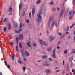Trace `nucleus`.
<instances>
[{"mask_svg": "<svg viewBox=\"0 0 75 75\" xmlns=\"http://www.w3.org/2000/svg\"><path fill=\"white\" fill-rule=\"evenodd\" d=\"M35 13V10H34V8H33L32 9V14L34 15Z\"/></svg>", "mask_w": 75, "mask_h": 75, "instance_id": "nucleus-13", "label": "nucleus"}, {"mask_svg": "<svg viewBox=\"0 0 75 75\" xmlns=\"http://www.w3.org/2000/svg\"><path fill=\"white\" fill-rule=\"evenodd\" d=\"M19 37L21 40H23V35L22 34L20 35L19 36Z\"/></svg>", "mask_w": 75, "mask_h": 75, "instance_id": "nucleus-7", "label": "nucleus"}, {"mask_svg": "<svg viewBox=\"0 0 75 75\" xmlns=\"http://www.w3.org/2000/svg\"><path fill=\"white\" fill-rule=\"evenodd\" d=\"M9 8V12H10L11 10H12V7H11Z\"/></svg>", "mask_w": 75, "mask_h": 75, "instance_id": "nucleus-22", "label": "nucleus"}, {"mask_svg": "<svg viewBox=\"0 0 75 75\" xmlns=\"http://www.w3.org/2000/svg\"><path fill=\"white\" fill-rule=\"evenodd\" d=\"M23 71L24 72H25V70L26 69L25 68V67H23Z\"/></svg>", "mask_w": 75, "mask_h": 75, "instance_id": "nucleus-24", "label": "nucleus"}, {"mask_svg": "<svg viewBox=\"0 0 75 75\" xmlns=\"http://www.w3.org/2000/svg\"><path fill=\"white\" fill-rule=\"evenodd\" d=\"M36 45H37L35 43H33V47H35L36 46Z\"/></svg>", "mask_w": 75, "mask_h": 75, "instance_id": "nucleus-27", "label": "nucleus"}, {"mask_svg": "<svg viewBox=\"0 0 75 75\" xmlns=\"http://www.w3.org/2000/svg\"><path fill=\"white\" fill-rule=\"evenodd\" d=\"M18 46H17L16 47V51H18Z\"/></svg>", "mask_w": 75, "mask_h": 75, "instance_id": "nucleus-41", "label": "nucleus"}, {"mask_svg": "<svg viewBox=\"0 0 75 75\" xmlns=\"http://www.w3.org/2000/svg\"><path fill=\"white\" fill-rule=\"evenodd\" d=\"M45 66H47V67H49V66H50V64H45Z\"/></svg>", "mask_w": 75, "mask_h": 75, "instance_id": "nucleus-30", "label": "nucleus"}, {"mask_svg": "<svg viewBox=\"0 0 75 75\" xmlns=\"http://www.w3.org/2000/svg\"><path fill=\"white\" fill-rule=\"evenodd\" d=\"M49 61H52V59H51V58H50L49 59Z\"/></svg>", "mask_w": 75, "mask_h": 75, "instance_id": "nucleus-49", "label": "nucleus"}, {"mask_svg": "<svg viewBox=\"0 0 75 75\" xmlns=\"http://www.w3.org/2000/svg\"><path fill=\"white\" fill-rule=\"evenodd\" d=\"M50 4H54V3H53V1H52L51 3H50Z\"/></svg>", "mask_w": 75, "mask_h": 75, "instance_id": "nucleus-37", "label": "nucleus"}, {"mask_svg": "<svg viewBox=\"0 0 75 75\" xmlns=\"http://www.w3.org/2000/svg\"><path fill=\"white\" fill-rule=\"evenodd\" d=\"M25 15V11H24L22 13V16H24Z\"/></svg>", "mask_w": 75, "mask_h": 75, "instance_id": "nucleus-23", "label": "nucleus"}, {"mask_svg": "<svg viewBox=\"0 0 75 75\" xmlns=\"http://www.w3.org/2000/svg\"><path fill=\"white\" fill-rule=\"evenodd\" d=\"M25 53L27 57L30 56V53L28 52H27V51H25Z\"/></svg>", "mask_w": 75, "mask_h": 75, "instance_id": "nucleus-9", "label": "nucleus"}, {"mask_svg": "<svg viewBox=\"0 0 75 75\" xmlns=\"http://www.w3.org/2000/svg\"><path fill=\"white\" fill-rule=\"evenodd\" d=\"M29 21H29V20H27V21H26V22L27 23H29Z\"/></svg>", "mask_w": 75, "mask_h": 75, "instance_id": "nucleus-39", "label": "nucleus"}, {"mask_svg": "<svg viewBox=\"0 0 75 75\" xmlns=\"http://www.w3.org/2000/svg\"><path fill=\"white\" fill-rule=\"evenodd\" d=\"M0 74L1 75H2V73H1V72H0Z\"/></svg>", "mask_w": 75, "mask_h": 75, "instance_id": "nucleus-62", "label": "nucleus"}, {"mask_svg": "<svg viewBox=\"0 0 75 75\" xmlns=\"http://www.w3.org/2000/svg\"><path fill=\"white\" fill-rule=\"evenodd\" d=\"M6 30V27H5L4 28V32H5Z\"/></svg>", "mask_w": 75, "mask_h": 75, "instance_id": "nucleus-31", "label": "nucleus"}, {"mask_svg": "<svg viewBox=\"0 0 75 75\" xmlns=\"http://www.w3.org/2000/svg\"><path fill=\"white\" fill-rule=\"evenodd\" d=\"M23 59L25 61H26V59H25V57L23 58Z\"/></svg>", "mask_w": 75, "mask_h": 75, "instance_id": "nucleus-50", "label": "nucleus"}, {"mask_svg": "<svg viewBox=\"0 0 75 75\" xmlns=\"http://www.w3.org/2000/svg\"><path fill=\"white\" fill-rule=\"evenodd\" d=\"M19 31H22V29L21 28L20 29Z\"/></svg>", "mask_w": 75, "mask_h": 75, "instance_id": "nucleus-57", "label": "nucleus"}, {"mask_svg": "<svg viewBox=\"0 0 75 75\" xmlns=\"http://www.w3.org/2000/svg\"><path fill=\"white\" fill-rule=\"evenodd\" d=\"M47 56H46V55L42 56V58L43 59H44V58H47Z\"/></svg>", "mask_w": 75, "mask_h": 75, "instance_id": "nucleus-17", "label": "nucleus"}, {"mask_svg": "<svg viewBox=\"0 0 75 75\" xmlns=\"http://www.w3.org/2000/svg\"><path fill=\"white\" fill-rule=\"evenodd\" d=\"M64 61L63 60V65H64Z\"/></svg>", "mask_w": 75, "mask_h": 75, "instance_id": "nucleus-59", "label": "nucleus"}, {"mask_svg": "<svg viewBox=\"0 0 75 75\" xmlns=\"http://www.w3.org/2000/svg\"><path fill=\"white\" fill-rule=\"evenodd\" d=\"M52 56L53 58H56L55 54H53Z\"/></svg>", "mask_w": 75, "mask_h": 75, "instance_id": "nucleus-20", "label": "nucleus"}, {"mask_svg": "<svg viewBox=\"0 0 75 75\" xmlns=\"http://www.w3.org/2000/svg\"><path fill=\"white\" fill-rule=\"evenodd\" d=\"M74 25H75V23H73V24L72 25V26L73 27V26H74Z\"/></svg>", "mask_w": 75, "mask_h": 75, "instance_id": "nucleus-61", "label": "nucleus"}, {"mask_svg": "<svg viewBox=\"0 0 75 75\" xmlns=\"http://www.w3.org/2000/svg\"><path fill=\"white\" fill-rule=\"evenodd\" d=\"M69 34V33H68V32H66V34Z\"/></svg>", "mask_w": 75, "mask_h": 75, "instance_id": "nucleus-56", "label": "nucleus"}, {"mask_svg": "<svg viewBox=\"0 0 75 75\" xmlns=\"http://www.w3.org/2000/svg\"><path fill=\"white\" fill-rule=\"evenodd\" d=\"M19 47L21 48H22V46L21 45V42H20L19 43Z\"/></svg>", "mask_w": 75, "mask_h": 75, "instance_id": "nucleus-28", "label": "nucleus"}, {"mask_svg": "<svg viewBox=\"0 0 75 75\" xmlns=\"http://www.w3.org/2000/svg\"><path fill=\"white\" fill-rule=\"evenodd\" d=\"M10 28H11V25H10V24H9L8 27V30H10Z\"/></svg>", "mask_w": 75, "mask_h": 75, "instance_id": "nucleus-25", "label": "nucleus"}, {"mask_svg": "<svg viewBox=\"0 0 75 75\" xmlns=\"http://www.w3.org/2000/svg\"><path fill=\"white\" fill-rule=\"evenodd\" d=\"M71 60H73V57H71Z\"/></svg>", "mask_w": 75, "mask_h": 75, "instance_id": "nucleus-55", "label": "nucleus"}, {"mask_svg": "<svg viewBox=\"0 0 75 75\" xmlns=\"http://www.w3.org/2000/svg\"><path fill=\"white\" fill-rule=\"evenodd\" d=\"M30 44H31V42L30 41H29L27 42V45H28V46L29 47H31Z\"/></svg>", "mask_w": 75, "mask_h": 75, "instance_id": "nucleus-8", "label": "nucleus"}, {"mask_svg": "<svg viewBox=\"0 0 75 75\" xmlns=\"http://www.w3.org/2000/svg\"><path fill=\"white\" fill-rule=\"evenodd\" d=\"M69 17L70 20H71L72 18V17L73 16V15L72 14V12L71 11H70L69 12Z\"/></svg>", "mask_w": 75, "mask_h": 75, "instance_id": "nucleus-5", "label": "nucleus"}, {"mask_svg": "<svg viewBox=\"0 0 75 75\" xmlns=\"http://www.w3.org/2000/svg\"><path fill=\"white\" fill-rule=\"evenodd\" d=\"M52 16H51L49 18V21L48 22V25H50V23H51V22L52 21Z\"/></svg>", "mask_w": 75, "mask_h": 75, "instance_id": "nucleus-4", "label": "nucleus"}, {"mask_svg": "<svg viewBox=\"0 0 75 75\" xmlns=\"http://www.w3.org/2000/svg\"><path fill=\"white\" fill-rule=\"evenodd\" d=\"M10 44H11V45L13 46V44H14V43H13V42H10Z\"/></svg>", "mask_w": 75, "mask_h": 75, "instance_id": "nucleus-34", "label": "nucleus"}, {"mask_svg": "<svg viewBox=\"0 0 75 75\" xmlns=\"http://www.w3.org/2000/svg\"><path fill=\"white\" fill-rule=\"evenodd\" d=\"M71 50L72 51H75V49H71Z\"/></svg>", "mask_w": 75, "mask_h": 75, "instance_id": "nucleus-52", "label": "nucleus"}, {"mask_svg": "<svg viewBox=\"0 0 75 75\" xmlns=\"http://www.w3.org/2000/svg\"><path fill=\"white\" fill-rule=\"evenodd\" d=\"M21 54L23 57H25V56H24V53H23V50H22V51L21 52Z\"/></svg>", "mask_w": 75, "mask_h": 75, "instance_id": "nucleus-15", "label": "nucleus"}, {"mask_svg": "<svg viewBox=\"0 0 75 75\" xmlns=\"http://www.w3.org/2000/svg\"><path fill=\"white\" fill-rule=\"evenodd\" d=\"M75 69H72V72H75Z\"/></svg>", "mask_w": 75, "mask_h": 75, "instance_id": "nucleus-44", "label": "nucleus"}, {"mask_svg": "<svg viewBox=\"0 0 75 75\" xmlns=\"http://www.w3.org/2000/svg\"><path fill=\"white\" fill-rule=\"evenodd\" d=\"M29 16L30 17V18H31V13L30 12L29 13Z\"/></svg>", "mask_w": 75, "mask_h": 75, "instance_id": "nucleus-36", "label": "nucleus"}, {"mask_svg": "<svg viewBox=\"0 0 75 75\" xmlns=\"http://www.w3.org/2000/svg\"><path fill=\"white\" fill-rule=\"evenodd\" d=\"M14 31L15 33H20V32L18 30H15Z\"/></svg>", "mask_w": 75, "mask_h": 75, "instance_id": "nucleus-19", "label": "nucleus"}, {"mask_svg": "<svg viewBox=\"0 0 75 75\" xmlns=\"http://www.w3.org/2000/svg\"><path fill=\"white\" fill-rule=\"evenodd\" d=\"M54 25L57 27V22H55L54 21H53L51 26V27H53V26H54Z\"/></svg>", "mask_w": 75, "mask_h": 75, "instance_id": "nucleus-2", "label": "nucleus"}, {"mask_svg": "<svg viewBox=\"0 0 75 75\" xmlns=\"http://www.w3.org/2000/svg\"><path fill=\"white\" fill-rule=\"evenodd\" d=\"M4 63L7 66V67H9V68L10 67V65H7V62H6V61H4Z\"/></svg>", "mask_w": 75, "mask_h": 75, "instance_id": "nucleus-10", "label": "nucleus"}, {"mask_svg": "<svg viewBox=\"0 0 75 75\" xmlns=\"http://www.w3.org/2000/svg\"><path fill=\"white\" fill-rule=\"evenodd\" d=\"M18 62L20 63V64H21V61H20V60H18Z\"/></svg>", "mask_w": 75, "mask_h": 75, "instance_id": "nucleus-42", "label": "nucleus"}, {"mask_svg": "<svg viewBox=\"0 0 75 75\" xmlns=\"http://www.w3.org/2000/svg\"><path fill=\"white\" fill-rule=\"evenodd\" d=\"M40 19H38L37 20V21L38 23H39V21H40Z\"/></svg>", "mask_w": 75, "mask_h": 75, "instance_id": "nucleus-48", "label": "nucleus"}, {"mask_svg": "<svg viewBox=\"0 0 75 75\" xmlns=\"http://www.w3.org/2000/svg\"><path fill=\"white\" fill-rule=\"evenodd\" d=\"M63 14H64V12L63 11V10H62L60 13V17H62L63 16Z\"/></svg>", "mask_w": 75, "mask_h": 75, "instance_id": "nucleus-12", "label": "nucleus"}, {"mask_svg": "<svg viewBox=\"0 0 75 75\" xmlns=\"http://www.w3.org/2000/svg\"><path fill=\"white\" fill-rule=\"evenodd\" d=\"M65 37V34H63V35L61 37V38H63Z\"/></svg>", "mask_w": 75, "mask_h": 75, "instance_id": "nucleus-26", "label": "nucleus"}, {"mask_svg": "<svg viewBox=\"0 0 75 75\" xmlns=\"http://www.w3.org/2000/svg\"><path fill=\"white\" fill-rule=\"evenodd\" d=\"M59 35H62V34L61 33H59Z\"/></svg>", "mask_w": 75, "mask_h": 75, "instance_id": "nucleus-51", "label": "nucleus"}, {"mask_svg": "<svg viewBox=\"0 0 75 75\" xmlns=\"http://www.w3.org/2000/svg\"><path fill=\"white\" fill-rule=\"evenodd\" d=\"M72 64H73L72 62H71L70 64L71 66H72Z\"/></svg>", "mask_w": 75, "mask_h": 75, "instance_id": "nucleus-54", "label": "nucleus"}, {"mask_svg": "<svg viewBox=\"0 0 75 75\" xmlns=\"http://www.w3.org/2000/svg\"><path fill=\"white\" fill-rule=\"evenodd\" d=\"M22 7H23V5H22L20 3L19 5V9H20Z\"/></svg>", "mask_w": 75, "mask_h": 75, "instance_id": "nucleus-14", "label": "nucleus"}, {"mask_svg": "<svg viewBox=\"0 0 75 75\" xmlns=\"http://www.w3.org/2000/svg\"><path fill=\"white\" fill-rule=\"evenodd\" d=\"M39 42L40 43L42 44V45H45V46H46L48 45V44L45 42L44 41H42V40H40L39 41Z\"/></svg>", "mask_w": 75, "mask_h": 75, "instance_id": "nucleus-1", "label": "nucleus"}, {"mask_svg": "<svg viewBox=\"0 0 75 75\" xmlns=\"http://www.w3.org/2000/svg\"><path fill=\"white\" fill-rule=\"evenodd\" d=\"M42 9H41V10H40L39 11V14H37V16H38V18H40V19H41V16L40 14H41V13L42 12Z\"/></svg>", "mask_w": 75, "mask_h": 75, "instance_id": "nucleus-3", "label": "nucleus"}, {"mask_svg": "<svg viewBox=\"0 0 75 75\" xmlns=\"http://www.w3.org/2000/svg\"><path fill=\"white\" fill-rule=\"evenodd\" d=\"M15 28H17V25L16 24L15 25Z\"/></svg>", "mask_w": 75, "mask_h": 75, "instance_id": "nucleus-43", "label": "nucleus"}, {"mask_svg": "<svg viewBox=\"0 0 75 75\" xmlns=\"http://www.w3.org/2000/svg\"><path fill=\"white\" fill-rule=\"evenodd\" d=\"M55 50H53V54H55Z\"/></svg>", "mask_w": 75, "mask_h": 75, "instance_id": "nucleus-46", "label": "nucleus"}, {"mask_svg": "<svg viewBox=\"0 0 75 75\" xmlns=\"http://www.w3.org/2000/svg\"><path fill=\"white\" fill-rule=\"evenodd\" d=\"M6 20H7V18H5L4 21V22H6Z\"/></svg>", "mask_w": 75, "mask_h": 75, "instance_id": "nucleus-40", "label": "nucleus"}, {"mask_svg": "<svg viewBox=\"0 0 75 75\" xmlns=\"http://www.w3.org/2000/svg\"><path fill=\"white\" fill-rule=\"evenodd\" d=\"M9 37H10V39H11V40L12 39V38H11V35H10Z\"/></svg>", "mask_w": 75, "mask_h": 75, "instance_id": "nucleus-47", "label": "nucleus"}, {"mask_svg": "<svg viewBox=\"0 0 75 75\" xmlns=\"http://www.w3.org/2000/svg\"><path fill=\"white\" fill-rule=\"evenodd\" d=\"M19 27L20 28H21L22 27V23H20Z\"/></svg>", "mask_w": 75, "mask_h": 75, "instance_id": "nucleus-32", "label": "nucleus"}, {"mask_svg": "<svg viewBox=\"0 0 75 75\" xmlns=\"http://www.w3.org/2000/svg\"><path fill=\"white\" fill-rule=\"evenodd\" d=\"M54 37H53L52 35H50L49 37V38L50 41H51L54 39Z\"/></svg>", "mask_w": 75, "mask_h": 75, "instance_id": "nucleus-6", "label": "nucleus"}, {"mask_svg": "<svg viewBox=\"0 0 75 75\" xmlns=\"http://www.w3.org/2000/svg\"><path fill=\"white\" fill-rule=\"evenodd\" d=\"M18 37H17L16 38V41H18Z\"/></svg>", "mask_w": 75, "mask_h": 75, "instance_id": "nucleus-38", "label": "nucleus"}, {"mask_svg": "<svg viewBox=\"0 0 75 75\" xmlns=\"http://www.w3.org/2000/svg\"><path fill=\"white\" fill-rule=\"evenodd\" d=\"M55 8H53L52 9V11H55Z\"/></svg>", "mask_w": 75, "mask_h": 75, "instance_id": "nucleus-33", "label": "nucleus"}, {"mask_svg": "<svg viewBox=\"0 0 75 75\" xmlns=\"http://www.w3.org/2000/svg\"><path fill=\"white\" fill-rule=\"evenodd\" d=\"M41 0H38L37 1L36 4H38V3H41Z\"/></svg>", "mask_w": 75, "mask_h": 75, "instance_id": "nucleus-16", "label": "nucleus"}, {"mask_svg": "<svg viewBox=\"0 0 75 75\" xmlns=\"http://www.w3.org/2000/svg\"><path fill=\"white\" fill-rule=\"evenodd\" d=\"M47 35H49V31L48 30L47 31Z\"/></svg>", "mask_w": 75, "mask_h": 75, "instance_id": "nucleus-45", "label": "nucleus"}, {"mask_svg": "<svg viewBox=\"0 0 75 75\" xmlns=\"http://www.w3.org/2000/svg\"><path fill=\"white\" fill-rule=\"evenodd\" d=\"M69 61H71V59H70V58H69L68 59Z\"/></svg>", "mask_w": 75, "mask_h": 75, "instance_id": "nucleus-64", "label": "nucleus"}, {"mask_svg": "<svg viewBox=\"0 0 75 75\" xmlns=\"http://www.w3.org/2000/svg\"><path fill=\"white\" fill-rule=\"evenodd\" d=\"M59 71H60L59 70H57L56 71V72H59Z\"/></svg>", "mask_w": 75, "mask_h": 75, "instance_id": "nucleus-60", "label": "nucleus"}, {"mask_svg": "<svg viewBox=\"0 0 75 75\" xmlns=\"http://www.w3.org/2000/svg\"><path fill=\"white\" fill-rule=\"evenodd\" d=\"M14 55H13L12 56V60H13V59H14Z\"/></svg>", "mask_w": 75, "mask_h": 75, "instance_id": "nucleus-35", "label": "nucleus"}, {"mask_svg": "<svg viewBox=\"0 0 75 75\" xmlns=\"http://www.w3.org/2000/svg\"><path fill=\"white\" fill-rule=\"evenodd\" d=\"M45 71L48 74L50 72V69H46Z\"/></svg>", "mask_w": 75, "mask_h": 75, "instance_id": "nucleus-11", "label": "nucleus"}, {"mask_svg": "<svg viewBox=\"0 0 75 75\" xmlns=\"http://www.w3.org/2000/svg\"><path fill=\"white\" fill-rule=\"evenodd\" d=\"M57 49H59V46H58L57 47Z\"/></svg>", "mask_w": 75, "mask_h": 75, "instance_id": "nucleus-58", "label": "nucleus"}, {"mask_svg": "<svg viewBox=\"0 0 75 75\" xmlns=\"http://www.w3.org/2000/svg\"><path fill=\"white\" fill-rule=\"evenodd\" d=\"M9 15H11V12L9 14Z\"/></svg>", "mask_w": 75, "mask_h": 75, "instance_id": "nucleus-63", "label": "nucleus"}, {"mask_svg": "<svg viewBox=\"0 0 75 75\" xmlns=\"http://www.w3.org/2000/svg\"><path fill=\"white\" fill-rule=\"evenodd\" d=\"M57 11H59V8H57Z\"/></svg>", "mask_w": 75, "mask_h": 75, "instance_id": "nucleus-53", "label": "nucleus"}, {"mask_svg": "<svg viewBox=\"0 0 75 75\" xmlns=\"http://www.w3.org/2000/svg\"><path fill=\"white\" fill-rule=\"evenodd\" d=\"M67 51H68V50H64V53L65 54H67Z\"/></svg>", "mask_w": 75, "mask_h": 75, "instance_id": "nucleus-18", "label": "nucleus"}, {"mask_svg": "<svg viewBox=\"0 0 75 75\" xmlns=\"http://www.w3.org/2000/svg\"><path fill=\"white\" fill-rule=\"evenodd\" d=\"M48 51H51V47H50L48 49Z\"/></svg>", "mask_w": 75, "mask_h": 75, "instance_id": "nucleus-29", "label": "nucleus"}, {"mask_svg": "<svg viewBox=\"0 0 75 75\" xmlns=\"http://www.w3.org/2000/svg\"><path fill=\"white\" fill-rule=\"evenodd\" d=\"M64 29L66 31H68V30H69V27H67V28H64Z\"/></svg>", "mask_w": 75, "mask_h": 75, "instance_id": "nucleus-21", "label": "nucleus"}]
</instances>
